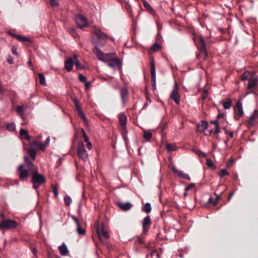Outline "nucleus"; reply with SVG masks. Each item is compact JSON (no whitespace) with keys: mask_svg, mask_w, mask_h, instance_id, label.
<instances>
[{"mask_svg":"<svg viewBox=\"0 0 258 258\" xmlns=\"http://www.w3.org/2000/svg\"><path fill=\"white\" fill-rule=\"evenodd\" d=\"M77 113H78V115L80 117H81V119L84 121V123L86 125H87L88 124V120H87V118L86 116H85V115L83 113V111L82 110H79V111H77Z\"/></svg>","mask_w":258,"mask_h":258,"instance_id":"nucleus-29","label":"nucleus"},{"mask_svg":"<svg viewBox=\"0 0 258 258\" xmlns=\"http://www.w3.org/2000/svg\"><path fill=\"white\" fill-rule=\"evenodd\" d=\"M27 164L30 168V172L32 174L31 182L33 183V187L37 190L39 187L46 183V180L44 176L38 172L37 167L35 166L33 162H30L27 158ZM38 194L39 191L37 190Z\"/></svg>","mask_w":258,"mask_h":258,"instance_id":"nucleus-2","label":"nucleus"},{"mask_svg":"<svg viewBox=\"0 0 258 258\" xmlns=\"http://www.w3.org/2000/svg\"><path fill=\"white\" fill-rule=\"evenodd\" d=\"M52 191L54 194V197L56 198L58 196V189L56 185H52Z\"/></svg>","mask_w":258,"mask_h":258,"instance_id":"nucleus-43","label":"nucleus"},{"mask_svg":"<svg viewBox=\"0 0 258 258\" xmlns=\"http://www.w3.org/2000/svg\"><path fill=\"white\" fill-rule=\"evenodd\" d=\"M152 208L151 204L149 203H147L143 208V210L147 214L150 213L151 212Z\"/></svg>","mask_w":258,"mask_h":258,"instance_id":"nucleus-33","label":"nucleus"},{"mask_svg":"<svg viewBox=\"0 0 258 258\" xmlns=\"http://www.w3.org/2000/svg\"><path fill=\"white\" fill-rule=\"evenodd\" d=\"M64 201L66 205L67 206H69L72 202V199L70 197L68 196H66L64 197Z\"/></svg>","mask_w":258,"mask_h":258,"instance_id":"nucleus-37","label":"nucleus"},{"mask_svg":"<svg viewBox=\"0 0 258 258\" xmlns=\"http://www.w3.org/2000/svg\"><path fill=\"white\" fill-rule=\"evenodd\" d=\"M7 61L10 64H12L13 63V58L12 57V56L11 55H9L8 56V59H7Z\"/></svg>","mask_w":258,"mask_h":258,"instance_id":"nucleus-58","label":"nucleus"},{"mask_svg":"<svg viewBox=\"0 0 258 258\" xmlns=\"http://www.w3.org/2000/svg\"><path fill=\"white\" fill-rule=\"evenodd\" d=\"M80 81L83 83L86 82V77L82 74H80L79 76Z\"/></svg>","mask_w":258,"mask_h":258,"instance_id":"nucleus-50","label":"nucleus"},{"mask_svg":"<svg viewBox=\"0 0 258 258\" xmlns=\"http://www.w3.org/2000/svg\"><path fill=\"white\" fill-rule=\"evenodd\" d=\"M74 63L76 66L77 70H82L83 69V66L80 63L79 60H74Z\"/></svg>","mask_w":258,"mask_h":258,"instance_id":"nucleus-39","label":"nucleus"},{"mask_svg":"<svg viewBox=\"0 0 258 258\" xmlns=\"http://www.w3.org/2000/svg\"><path fill=\"white\" fill-rule=\"evenodd\" d=\"M235 162V159L234 158H232L231 157L229 160L227 161V166H232L233 164H234Z\"/></svg>","mask_w":258,"mask_h":258,"instance_id":"nucleus-49","label":"nucleus"},{"mask_svg":"<svg viewBox=\"0 0 258 258\" xmlns=\"http://www.w3.org/2000/svg\"><path fill=\"white\" fill-rule=\"evenodd\" d=\"M50 4L52 7H57L59 5V0H49Z\"/></svg>","mask_w":258,"mask_h":258,"instance_id":"nucleus-42","label":"nucleus"},{"mask_svg":"<svg viewBox=\"0 0 258 258\" xmlns=\"http://www.w3.org/2000/svg\"><path fill=\"white\" fill-rule=\"evenodd\" d=\"M121 100L123 103H124L128 96V91L125 87H123L120 90Z\"/></svg>","mask_w":258,"mask_h":258,"instance_id":"nucleus-19","label":"nucleus"},{"mask_svg":"<svg viewBox=\"0 0 258 258\" xmlns=\"http://www.w3.org/2000/svg\"><path fill=\"white\" fill-rule=\"evenodd\" d=\"M197 47L200 52V55L202 56L203 60H206L208 57V52L205 47V42L204 39L200 37L196 42Z\"/></svg>","mask_w":258,"mask_h":258,"instance_id":"nucleus-7","label":"nucleus"},{"mask_svg":"<svg viewBox=\"0 0 258 258\" xmlns=\"http://www.w3.org/2000/svg\"><path fill=\"white\" fill-rule=\"evenodd\" d=\"M20 135L22 138H24L28 141L31 140V137L29 135L28 131L24 128L20 130Z\"/></svg>","mask_w":258,"mask_h":258,"instance_id":"nucleus-24","label":"nucleus"},{"mask_svg":"<svg viewBox=\"0 0 258 258\" xmlns=\"http://www.w3.org/2000/svg\"><path fill=\"white\" fill-rule=\"evenodd\" d=\"M96 232L100 240H102V238L107 239L109 237V233L103 224H98L97 226Z\"/></svg>","mask_w":258,"mask_h":258,"instance_id":"nucleus-8","label":"nucleus"},{"mask_svg":"<svg viewBox=\"0 0 258 258\" xmlns=\"http://www.w3.org/2000/svg\"><path fill=\"white\" fill-rule=\"evenodd\" d=\"M120 132L123 139L125 141L127 138L126 135L127 133L126 125L120 126Z\"/></svg>","mask_w":258,"mask_h":258,"instance_id":"nucleus-32","label":"nucleus"},{"mask_svg":"<svg viewBox=\"0 0 258 258\" xmlns=\"http://www.w3.org/2000/svg\"><path fill=\"white\" fill-rule=\"evenodd\" d=\"M207 165L209 167L213 168L214 167V164L210 159H207L206 160Z\"/></svg>","mask_w":258,"mask_h":258,"instance_id":"nucleus-46","label":"nucleus"},{"mask_svg":"<svg viewBox=\"0 0 258 258\" xmlns=\"http://www.w3.org/2000/svg\"><path fill=\"white\" fill-rule=\"evenodd\" d=\"M118 118L120 126L126 125L127 117L125 115L120 113L118 115Z\"/></svg>","mask_w":258,"mask_h":258,"instance_id":"nucleus-27","label":"nucleus"},{"mask_svg":"<svg viewBox=\"0 0 258 258\" xmlns=\"http://www.w3.org/2000/svg\"><path fill=\"white\" fill-rule=\"evenodd\" d=\"M1 217L3 219L0 222V229L1 230H10L15 228L18 226V223L16 221L11 219H5L4 215L3 213L0 214Z\"/></svg>","mask_w":258,"mask_h":258,"instance_id":"nucleus-6","label":"nucleus"},{"mask_svg":"<svg viewBox=\"0 0 258 258\" xmlns=\"http://www.w3.org/2000/svg\"><path fill=\"white\" fill-rule=\"evenodd\" d=\"M72 219L75 221L77 225V231L79 234L80 235H84L85 233V229L81 226L79 220L75 216H72Z\"/></svg>","mask_w":258,"mask_h":258,"instance_id":"nucleus-17","label":"nucleus"},{"mask_svg":"<svg viewBox=\"0 0 258 258\" xmlns=\"http://www.w3.org/2000/svg\"><path fill=\"white\" fill-rule=\"evenodd\" d=\"M150 73L151 76V83L153 90H156V70L155 65L153 60L150 62Z\"/></svg>","mask_w":258,"mask_h":258,"instance_id":"nucleus-12","label":"nucleus"},{"mask_svg":"<svg viewBox=\"0 0 258 258\" xmlns=\"http://www.w3.org/2000/svg\"><path fill=\"white\" fill-rule=\"evenodd\" d=\"M117 205L121 210L123 211H127L131 209L132 206V204L130 203H122L119 202L117 203Z\"/></svg>","mask_w":258,"mask_h":258,"instance_id":"nucleus-22","label":"nucleus"},{"mask_svg":"<svg viewBox=\"0 0 258 258\" xmlns=\"http://www.w3.org/2000/svg\"><path fill=\"white\" fill-rule=\"evenodd\" d=\"M167 123H164L160 125L161 126V129H162V136H163V135H165V133H164V131L165 130V129L167 127Z\"/></svg>","mask_w":258,"mask_h":258,"instance_id":"nucleus-48","label":"nucleus"},{"mask_svg":"<svg viewBox=\"0 0 258 258\" xmlns=\"http://www.w3.org/2000/svg\"><path fill=\"white\" fill-rule=\"evenodd\" d=\"M9 33L10 36L16 38L19 41H20L22 42H30V40L26 37H24V36H21V35H19L18 34H14L12 32H9Z\"/></svg>","mask_w":258,"mask_h":258,"instance_id":"nucleus-20","label":"nucleus"},{"mask_svg":"<svg viewBox=\"0 0 258 258\" xmlns=\"http://www.w3.org/2000/svg\"><path fill=\"white\" fill-rule=\"evenodd\" d=\"M220 200V196L217 195L215 199H214L212 197L209 198L208 200V202L206 205V206L207 207H209L210 205H212V206H214L216 204L217 202Z\"/></svg>","mask_w":258,"mask_h":258,"instance_id":"nucleus-23","label":"nucleus"},{"mask_svg":"<svg viewBox=\"0 0 258 258\" xmlns=\"http://www.w3.org/2000/svg\"><path fill=\"white\" fill-rule=\"evenodd\" d=\"M173 170L178 176L181 177L187 180H190V176L187 173H183L181 171H179L175 168L173 169Z\"/></svg>","mask_w":258,"mask_h":258,"instance_id":"nucleus-21","label":"nucleus"},{"mask_svg":"<svg viewBox=\"0 0 258 258\" xmlns=\"http://www.w3.org/2000/svg\"><path fill=\"white\" fill-rule=\"evenodd\" d=\"M154 255L156 256V258H160V254L156 249L152 250L150 254L147 255L146 258H152Z\"/></svg>","mask_w":258,"mask_h":258,"instance_id":"nucleus-31","label":"nucleus"},{"mask_svg":"<svg viewBox=\"0 0 258 258\" xmlns=\"http://www.w3.org/2000/svg\"><path fill=\"white\" fill-rule=\"evenodd\" d=\"M39 80V83L43 86H46V83L45 82V79L44 75L42 74L39 73L38 74Z\"/></svg>","mask_w":258,"mask_h":258,"instance_id":"nucleus-34","label":"nucleus"},{"mask_svg":"<svg viewBox=\"0 0 258 258\" xmlns=\"http://www.w3.org/2000/svg\"><path fill=\"white\" fill-rule=\"evenodd\" d=\"M178 86L177 83H175L170 95V97L177 104H179L180 102V96L178 94Z\"/></svg>","mask_w":258,"mask_h":258,"instance_id":"nucleus-16","label":"nucleus"},{"mask_svg":"<svg viewBox=\"0 0 258 258\" xmlns=\"http://www.w3.org/2000/svg\"><path fill=\"white\" fill-rule=\"evenodd\" d=\"M166 148L168 152L175 151L176 149V146L172 144H167Z\"/></svg>","mask_w":258,"mask_h":258,"instance_id":"nucleus-35","label":"nucleus"},{"mask_svg":"<svg viewBox=\"0 0 258 258\" xmlns=\"http://www.w3.org/2000/svg\"><path fill=\"white\" fill-rule=\"evenodd\" d=\"M256 85V79H250L248 83V87L247 88L252 89V88L254 87Z\"/></svg>","mask_w":258,"mask_h":258,"instance_id":"nucleus-30","label":"nucleus"},{"mask_svg":"<svg viewBox=\"0 0 258 258\" xmlns=\"http://www.w3.org/2000/svg\"><path fill=\"white\" fill-rule=\"evenodd\" d=\"M50 141L49 137H48L45 140V142L43 144H42V145L44 146V151L45 150V148L48 145Z\"/></svg>","mask_w":258,"mask_h":258,"instance_id":"nucleus-54","label":"nucleus"},{"mask_svg":"<svg viewBox=\"0 0 258 258\" xmlns=\"http://www.w3.org/2000/svg\"><path fill=\"white\" fill-rule=\"evenodd\" d=\"M17 111L19 113H22L24 111V108L22 106H18L17 107Z\"/></svg>","mask_w":258,"mask_h":258,"instance_id":"nucleus-53","label":"nucleus"},{"mask_svg":"<svg viewBox=\"0 0 258 258\" xmlns=\"http://www.w3.org/2000/svg\"><path fill=\"white\" fill-rule=\"evenodd\" d=\"M152 224L151 218L149 216H147L144 219L142 223L143 232L146 234L148 232Z\"/></svg>","mask_w":258,"mask_h":258,"instance_id":"nucleus-15","label":"nucleus"},{"mask_svg":"<svg viewBox=\"0 0 258 258\" xmlns=\"http://www.w3.org/2000/svg\"><path fill=\"white\" fill-rule=\"evenodd\" d=\"M235 119H239L243 114L242 105L240 101L236 102V106L234 107Z\"/></svg>","mask_w":258,"mask_h":258,"instance_id":"nucleus-13","label":"nucleus"},{"mask_svg":"<svg viewBox=\"0 0 258 258\" xmlns=\"http://www.w3.org/2000/svg\"><path fill=\"white\" fill-rule=\"evenodd\" d=\"M161 48V47H160V45L157 43H154L152 46V50L153 51H158Z\"/></svg>","mask_w":258,"mask_h":258,"instance_id":"nucleus-41","label":"nucleus"},{"mask_svg":"<svg viewBox=\"0 0 258 258\" xmlns=\"http://www.w3.org/2000/svg\"><path fill=\"white\" fill-rule=\"evenodd\" d=\"M234 194V192H231L229 194L228 198H227V201H229V200L231 199V198H232V197L233 196Z\"/></svg>","mask_w":258,"mask_h":258,"instance_id":"nucleus-61","label":"nucleus"},{"mask_svg":"<svg viewBox=\"0 0 258 258\" xmlns=\"http://www.w3.org/2000/svg\"><path fill=\"white\" fill-rule=\"evenodd\" d=\"M226 175V168H223L221 170V172L219 173V176L221 178L224 177Z\"/></svg>","mask_w":258,"mask_h":258,"instance_id":"nucleus-52","label":"nucleus"},{"mask_svg":"<svg viewBox=\"0 0 258 258\" xmlns=\"http://www.w3.org/2000/svg\"><path fill=\"white\" fill-rule=\"evenodd\" d=\"M94 34L96 37V39H94L92 41V44L94 46L93 49L96 47L99 48L98 46H104L106 44L107 40L108 39H110L111 40H113L112 37L107 35L99 28L94 29Z\"/></svg>","mask_w":258,"mask_h":258,"instance_id":"nucleus-3","label":"nucleus"},{"mask_svg":"<svg viewBox=\"0 0 258 258\" xmlns=\"http://www.w3.org/2000/svg\"><path fill=\"white\" fill-rule=\"evenodd\" d=\"M12 52L13 54L16 55H18V53L17 51V48L15 46H13L12 47Z\"/></svg>","mask_w":258,"mask_h":258,"instance_id":"nucleus-57","label":"nucleus"},{"mask_svg":"<svg viewBox=\"0 0 258 258\" xmlns=\"http://www.w3.org/2000/svg\"><path fill=\"white\" fill-rule=\"evenodd\" d=\"M257 118H258V110H254L252 115H250L247 119V120L245 121V124L246 126L249 127H252L255 125L256 123H257Z\"/></svg>","mask_w":258,"mask_h":258,"instance_id":"nucleus-11","label":"nucleus"},{"mask_svg":"<svg viewBox=\"0 0 258 258\" xmlns=\"http://www.w3.org/2000/svg\"><path fill=\"white\" fill-rule=\"evenodd\" d=\"M27 158L30 162H32L28 156H25L24 157L25 163L20 165L17 169L18 175L21 180H26L29 176V172H30V168L27 164Z\"/></svg>","mask_w":258,"mask_h":258,"instance_id":"nucleus-5","label":"nucleus"},{"mask_svg":"<svg viewBox=\"0 0 258 258\" xmlns=\"http://www.w3.org/2000/svg\"><path fill=\"white\" fill-rule=\"evenodd\" d=\"M152 137V134L149 132H145L144 134V138L147 141H149L151 140Z\"/></svg>","mask_w":258,"mask_h":258,"instance_id":"nucleus-38","label":"nucleus"},{"mask_svg":"<svg viewBox=\"0 0 258 258\" xmlns=\"http://www.w3.org/2000/svg\"><path fill=\"white\" fill-rule=\"evenodd\" d=\"M87 143V147L88 149L90 150L92 149V144L91 143V142H90L89 141H88V142H86Z\"/></svg>","mask_w":258,"mask_h":258,"instance_id":"nucleus-60","label":"nucleus"},{"mask_svg":"<svg viewBox=\"0 0 258 258\" xmlns=\"http://www.w3.org/2000/svg\"><path fill=\"white\" fill-rule=\"evenodd\" d=\"M25 148L30 155L31 159L33 160H35L36 158L37 154L36 149L44 151V146L42 145V143L37 140L29 142L28 147L27 148L25 147Z\"/></svg>","mask_w":258,"mask_h":258,"instance_id":"nucleus-4","label":"nucleus"},{"mask_svg":"<svg viewBox=\"0 0 258 258\" xmlns=\"http://www.w3.org/2000/svg\"><path fill=\"white\" fill-rule=\"evenodd\" d=\"M208 91L207 89H205L202 93V95H201V98L202 99V100H204L206 99V98H207V96H208Z\"/></svg>","mask_w":258,"mask_h":258,"instance_id":"nucleus-45","label":"nucleus"},{"mask_svg":"<svg viewBox=\"0 0 258 258\" xmlns=\"http://www.w3.org/2000/svg\"><path fill=\"white\" fill-rule=\"evenodd\" d=\"M75 21L79 28L83 29L87 26L86 18L81 15H78L76 16Z\"/></svg>","mask_w":258,"mask_h":258,"instance_id":"nucleus-14","label":"nucleus"},{"mask_svg":"<svg viewBox=\"0 0 258 258\" xmlns=\"http://www.w3.org/2000/svg\"><path fill=\"white\" fill-rule=\"evenodd\" d=\"M60 253L62 255H67L69 253L68 249L64 243L58 247Z\"/></svg>","mask_w":258,"mask_h":258,"instance_id":"nucleus-26","label":"nucleus"},{"mask_svg":"<svg viewBox=\"0 0 258 258\" xmlns=\"http://www.w3.org/2000/svg\"><path fill=\"white\" fill-rule=\"evenodd\" d=\"M208 126V123L206 121H202L197 124V131L199 133H202L205 131Z\"/></svg>","mask_w":258,"mask_h":258,"instance_id":"nucleus-18","label":"nucleus"},{"mask_svg":"<svg viewBox=\"0 0 258 258\" xmlns=\"http://www.w3.org/2000/svg\"><path fill=\"white\" fill-rule=\"evenodd\" d=\"M85 83V86L86 89H87V90L89 89L91 86V83L90 82H86Z\"/></svg>","mask_w":258,"mask_h":258,"instance_id":"nucleus-59","label":"nucleus"},{"mask_svg":"<svg viewBox=\"0 0 258 258\" xmlns=\"http://www.w3.org/2000/svg\"><path fill=\"white\" fill-rule=\"evenodd\" d=\"M143 5L146 10L149 12L150 14H153L154 11L151 6V5L146 1H143Z\"/></svg>","mask_w":258,"mask_h":258,"instance_id":"nucleus-28","label":"nucleus"},{"mask_svg":"<svg viewBox=\"0 0 258 258\" xmlns=\"http://www.w3.org/2000/svg\"><path fill=\"white\" fill-rule=\"evenodd\" d=\"M73 101L74 103V105L75 106L76 109L77 111H79V110H81L82 109L81 108V106L79 105V101L77 99L75 98L73 99Z\"/></svg>","mask_w":258,"mask_h":258,"instance_id":"nucleus-36","label":"nucleus"},{"mask_svg":"<svg viewBox=\"0 0 258 258\" xmlns=\"http://www.w3.org/2000/svg\"><path fill=\"white\" fill-rule=\"evenodd\" d=\"M74 61L72 58H70L65 61V68L70 72L72 70Z\"/></svg>","mask_w":258,"mask_h":258,"instance_id":"nucleus-25","label":"nucleus"},{"mask_svg":"<svg viewBox=\"0 0 258 258\" xmlns=\"http://www.w3.org/2000/svg\"><path fill=\"white\" fill-rule=\"evenodd\" d=\"M218 31L221 34H223L225 32V29L224 28H218Z\"/></svg>","mask_w":258,"mask_h":258,"instance_id":"nucleus-64","label":"nucleus"},{"mask_svg":"<svg viewBox=\"0 0 258 258\" xmlns=\"http://www.w3.org/2000/svg\"><path fill=\"white\" fill-rule=\"evenodd\" d=\"M195 152L200 157H205L206 156V154L200 150H196Z\"/></svg>","mask_w":258,"mask_h":258,"instance_id":"nucleus-44","label":"nucleus"},{"mask_svg":"<svg viewBox=\"0 0 258 258\" xmlns=\"http://www.w3.org/2000/svg\"><path fill=\"white\" fill-rule=\"evenodd\" d=\"M32 251L34 254L36 255L37 252V250L36 247H32Z\"/></svg>","mask_w":258,"mask_h":258,"instance_id":"nucleus-62","label":"nucleus"},{"mask_svg":"<svg viewBox=\"0 0 258 258\" xmlns=\"http://www.w3.org/2000/svg\"><path fill=\"white\" fill-rule=\"evenodd\" d=\"M195 186V183H190L187 186L185 187V190L187 191L191 188H193Z\"/></svg>","mask_w":258,"mask_h":258,"instance_id":"nucleus-55","label":"nucleus"},{"mask_svg":"<svg viewBox=\"0 0 258 258\" xmlns=\"http://www.w3.org/2000/svg\"><path fill=\"white\" fill-rule=\"evenodd\" d=\"M138 242L140 243H144V240L143 238L138 237Z\"/></svg>","mask_w":258,"mask_h":258,"instance_id":"nucleus-63","label":"nucleus"},{"mask_svg":"<svg viewBox=\"0 0 258 258\" xmlns=\"http://www.w3.org/2000/svg\"><path fill=\"white\" fill-rule=\"evenodd\" d=\"M218 111L219 110H218ZM224 116L225 114L224 113H220V111H219L217 119L211 121V123L215 125V134H218L219 132L220 126L221 124L223 122Z\"/></svg>","mask_w":258,"mask_h":258,"instance_id":"nucleus-10","label":"nucleus"},{"mask_svg":"<svg viewBox=\"0 0 258 258\" xmlns=\"http://www.w3.org/2000/svg\"><path fill=\"white\" fill-rule=\"evenodd\" d=\"M70 34L74 37L77 38L78 37V35L76 33V29L75 28H72L70 31Z\"/></svg>","mask_w":258,"mask_h":258,"instance_id":"nucleus-51","label":"nucleus"},{"mask_svg":"<svg viewBox=\"0 0 258 258\" xmlns=\"http://www.w3.org/2000/svg\"><path fill=\"white\" fill-rule=\"evenodd\" d=\"M232 105V102L230 99L227 98V109L231 107Z\"/></svg>","mask_w":258,"mask_h":258,"instance_id":"nucleus-56","label":"nucleus"},{"mask_svg":"<svg viewBox=\"0 0 258 258\" xmlns=\"http://www.w3.org/2000/svg\"><path fill=\"white\" fill-rule=\"evenodd\" d=\"M93 53L101 61L107 62V65L111 68L121 67V61L114 53H104L99 48L93 49Z\"/></svg>","mask_w":258,"mask_h":258,"instance_id":"nucleus-1","label":"nucleus"},{"mask_svg":"<svg viewBox=\"0 0 258 258\" xmlns=\"http://www.w3.org/2000/svg\"><path fill=\"white\" fill-rule=\"evenodd\" d=\"M77 155L80 159L86 161L88 158V154L83 142H79L77 146Z\"/></svg>","mask_w":258,"mask_h":258,"instance_id":"nucleus-9","label":"nucleus"},{"mask_svg":"<svg viewBox=\"0 0 258 258\" xmlns=\"http://www.w3.org/2000/svg\"><path fill=\"white\" fill-rule=\"evenodd\" d=\"M81 132L82 133L83 137L84 139L85 142H88V141H89V138H88V136H87L86 132L83 128L81 130Z\"/></svg>","mask_w":258,"mask_h":258,"instance_id":"nucleus-47","label":"nucleus"},{"mask_svg":"<svg viewBox=\"0 0 258 258\" xmlns=\"http://www.w3.org/2000/svg\"><path fill=\"white\" fill-rule=\"evenodd\" d=\"M7 129L10 131H13L15 130V125L14 123L8 124L7 125Z\"/></svg>","mask_w":258,"mask_h":258,"instance_id":"nucleus-40","label":"nucleus"}]
</instances>
